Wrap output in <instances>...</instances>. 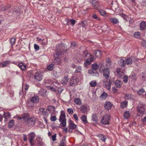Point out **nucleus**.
<instances>
[{
	"label": "nucleus",
	"mask_w": 146,
	"mask_h": 146,
	"mask_svg": "<svg viewBox=\"0 0 146 146\" xmlns=\"http://www.w3.org/2000/svg\"><path fill=\"white\" fill-rule=\"evenodd\" d=\"M141 44L143 47L146 48V41L143 40L141 41Z\"/></svg>",
	"instance_id": "obj_51"
},
{
	"label": "nucleus",
	"mask_w": 146,
	"mask_h": 146,
	"mask_svg": "<svg viewBox=\"0 0 146 146\" xmlns=\"http://www.w3.org/2000/svg\"><path fill=\"white\" fill-rule=\"evenodd\" d=\"M81 119L83 123L85 124L88 122V121L87 119V117L86 115H82L81 117Z\"/></svg>",
	"instance_id": "obj_22"
},
{
	"label": "nucleus",
	"mask_w": 146,
	"mask_h": 146,
	"mask_svg": "<svg viewBox=\"0 0 146 146\" xmlns=\"http://www.w3.org/2000/svg\"><path fill=\"white\" fill-rule=\"evenodd\" d=\"M65 142L64 140H62L61 141L59 146H65Z\"/></svg>",
	"instance_id": "obj_57"
},
{
	"label": "nucleus",
	"mask_w": 146,
	"mask_h": 146,
	"mask_svg": "<svg viewBox=\"0 0 146 146\" xmlns=\"http://www.w3.org/2000/svg\"><path fill=\"white\" fill-rule=\"evenodd\" d=\"M92 120L93 121L96 122L98 121V119L96 114H94L92 116Z\"/></svg>",
	"instance_id": "obj_44"
},
{
	"label": "nucleus",
	"mask_w": 146,
	"mask_h": 146,
	"mask_svg": "<svg viewBox=\"0 0 146 146\" xmlns=\"http://www.w3.org/2000/svg\"><path fill=\"white\" fill-rule=\"evenodd\" d=\"M93 18L97 20H100V19L98 17L97 15L96 14H94L93 15Z\"/></svg>",
	"instance_id": "obj_64"
},
{
	"label": "nucleus",
	"mask_w": 146,
	"mask_h": 146,
	"mask_svg": "<svg viewBox=\"0 0 146 146\" xmlns=\"http://www.w3.org/2000/svg\"><path fill=\"white\" fill-rule=\"evenodd\" d=\"M130 113L128 111H126L124 113V116L125 118H128L130 116Z\"/></svg>",
	"instance_id": "obj_34"
},
{
	"label": "nucleus",
	"mask_w": 146,
	"mask_h": 146,
	"mask_svg": "<svg viewBox=\"0 0 146 146\" xmlns=\"http://www.w3.org/2000/svg\"><path fill=\"white\" fill-rule=\"evenodd\" d=\"M82 69L81 67V66H79L78 67H77L76 71H75V72H80L82 70Z\"/></svg>",
	"instance_id": "obj_55"
},
{
	"label": "nucleus",
	"mask_w": 146,
	"mask_h": 146,
	"mask_svg": "<svg viewBox=\"0 0 146 146\" xmlns=\"http://www.w3.org/2000/svg\"><path fill=\"white\" fill-rule=\"evenodd\" d=\"M69 78L67 76L64 77L62 81V83L63 84H66L68 82Z\"/></svg>",
	"instance_id": "obj_26"
},
{
	"label": "nucleus",
	"mask_w": 146,
	"mask_h": 146,
	"mask_svg": "<svg viewBox=\"0 0 146 146\" xmlns=\"http://www.w3.org/2000/svg\"><path fill=\"white\" fill-rule=\"evenodd\" d=\"M78 79L77 78V77L73 76L71 78L69 82L70 85L72 86L73 85V84L78 83Z\"/></svg>",
	"instance_id": "obj_6"
},
{
	"label": "nucleus",
	"mask_w": 146,
	"mask_h": 146,
	"mask_svg": "<svg viewBox=\"0 0 146 146\" xmlns=\"http://www.w3.org/2000/svg\"><path fill=\"white\" fill-rule=\"evenodd\" d=\"M111 82L110 80L107 78H105L103 80V85L104 88L110 91L111 89Z\"/></svg>",
	"instance_id": "obj_3"
},
{
	"label": "nucleus",
	"mask_w": 146,
	"mask_h": 146,
	"mask_svg": "<svg viewBox=\"0 0 146 146\" xmlns=\"http://www.w3.org/2000/svg\"><path fill=\"white\" fill-rule=\"evenodd\" d=\"M137 110L139 112L143 113L145 111V109L144 106L141 104H139L137 106Z\"/></svg>",
	"instance_id": "obj_10"
},
{
	"label": "nucleus",
	"mask_w": 146,
	"mask_h": 146,
	"mask_svg": "<svg viewBox=\"0 0 146 146\" xmlns=\"http://www.w3.org/2000/svg\"><path fill=\"white\" fill-rule=\"evenodd\" d=\"M98 136L103 141H105L106 138L105 136L101 134H99L98 135Z\"/></svg>",
	"instance_id": "obj_29"
},
{
	"label": "nucleus",
	"mask_w": 146,
	"mask_h": 146,
	"mask_svg": "<svg viewBox=\"0 0 146 146\" xmlns=\"http://www.w3.org/2000/svg\"><path fill=\"white\" fill-rule=\"evenodd\" d=\"M69 126L70 129L68 130L69 132H72V129H74L76 127V125L71 120H69Z\"/></svg>",
	"instance_id": "obj_9"
},
{
	"label": "nucleus",
	"mask_w": 146,
	"mask_h": 146,
	"mask_svg": "<svg viewBox=\"0 0 146 146\" xmlns=\"http://www.w3.org/2000/svg\"><path fill=\"white\" fill-rule=\"evenodd\" d=\"M141 33L139 32H135L134 33V36L136 38H140L141 35Z\"/></svg>",
	"instance_id": "obj_38"
},
{
	"label": "nucleus",
	"mask_w": 146,
	"mask_h": 146,
	"mask_svg": "<svg viewBox=\"0 0 146 146\" xmlns=\"http://www.w3.org/2000/svg\"><path fill=\"white\" fill-rule=\"evenodd\" d=\"M103 74L105 78L108 79L110 76V71L107 68H104L103 70Z\"/></svg>",
	"instance_id": "obj_5"
},
{
	"label": "nucleus",
	"mask_w": 146,
	"mask_h": 146,
	"mask_svg": "<svg viewBox=\"0 0 146 146\" xmlns=\"http://www.w3.org/2000/svg\"><path fill=\"white\" fill-rule=\"evenodd\" d=\"M93 53L97 57H100L102 55V53L100 51H94Z\"/></svg>",
	"instance_id": "obj_24"
},
{
	"label": "nucleus",
	"mask_w": 146,
	"mask_h": 146,
	"mask_svg": "<svg viewBox=\"0 0 146 146\" xmlns=\"http://www.w3.org/2000/svg\"><path fill=\"white\" fill-rule=\"evenodd\" d=\"M4 116L5 120H7L11 118V115L9 113H5L4 114Z\"/></svg>",
	"instance_id": "obj_27"
},
{
	"label": "nucleus",
	"mask_w": 146,
	"mask_h": 146,
	"mask_svg": "<svg viewBox=\"0 0 146 146\" xmlns=\"http://www.w3.org/2000/svg\"><path fill=\"white\" fill-rule=\"evenodd\" d=\"M110 21L113 23L116 24L118 22V20L115 18H112L110 19Z\"/></svg>",
	"instance_id": "obj_35"
},
{
	"label": "nucleus",
	"mask_w": 146,
	"mask_h": 146,
	"mask_svg": "<svg viewBox=\"0 0 146 146\" xmlns=\"http://www.w3.org/2000/svg\"><path fill=\"white\" fill-rule=\"evenodd\" d=\"M53 75L55 78H57L60 76V74L59 72H55L54 73Z\"/></svg>",
	"instance_id": "obj_47"
},
{
	"label": "nucleus",
	"mask_w": 146,
	"mask_h": 146,
	"mask_svg": "<svg viewBox=\"0 0 146 146\" xmlns=\"http://www.w3.org/2000/svg\"><path fill=\"white\" fill-rule=\"evenodd\" d=\"M120 16L123 17L124 19L126 21H127L128 20H129L130 19L129 17L124 14H121Z\"/></svg>",
	"instance_id": "obj_39"
},
{
	"label": "nucleus",
	"mask_w": 146,
	"mask_h": 146,
	"mask_svg": "<svg viewBox=\"0 0 146 146\" xmlns=\"http://www.w3.org/2000/svg\"><path fill=\"white\" fill-rule=\"evenodd\" d=\"M46 88L48 89L51 90L52 91H56V90L55 88L52 86H47Z\"/></svg>",
	"instance_id": "obj_50"
},
{
	"label": "nucleus",
	"mask_w": 146,
	"mask_h": 146,
	"mask_svg": "<svg viewBox=\"0 0 146 146\" xmlns=\"http://www.w3.org/2000/svg\"><path fill=\"white\" fill-rule=\"evenodd\" d=\"M106 62L107 63V65L108 66L110 67L111 65V62L110 59L109 58L107 59L106 60Z\"/></svg>",
	"instance_id": "obj_52"
},
{
	"label": "nucleus",
	"mask_w": 146,
	"mask_h": 146,
	"mask_svg": "<svg viewBox=\"0 0 146 146\" xmlns=\"http://www.w3.org/2000/svg\"><path fill=\"white\" fill-rule=\"evenodd\" d=\"M34 48L35 49V50H38L39 49V47L38 45H37L36 44H34Z\"/></svg>",
	"instance_id": "obj_61"
},
{
	"label": "nucleus",
	"mask_w": 146,
	"mask_h": 146,
	"mask_svg": "<svg viewBox=\"0 0 146 146\" xmlns=\"http://www.w3.org/2000/svg\"><path fill=\"white\" fill-rule=\"evenodd\" d=\"M46 91L45 89H41L39 91V94L42 96H45L46 95Z\"/></svg>",
	"instance_id": "obj_17"
},
{
	"label": "nucleus",
	"mask_w": 146,
	"mask_h": 146,
	"mask_svg": "<svg viewBox=\"0 0 146 146\" xmlns=\"http://www.w3.org/2000/svg\"><path fill=\"white\" fill-rule=\"evenodd\" d=\"M64 47L62 44L56 49V54L54 55L55 60L54 62L55 64H58L60 63V60L59 59L60 55L63 53Z\"/></svg>",
	"instance_id": "obj_2"
},
{
	"label": "nucleus",
	"mask_w": 146,
	"mask_h": 146,
	"mask_svg": "<svg viewBox=\"0 0 146 146\" xmlns=\"http://www.w3.org/2000/svg\"><path fill=\"white\" fill-rule=\"evenodd\" d=\"M40 112V113L42 115H45L46 113V112L42 108H41L39 110Z\"/></svg>",
	"instance_id": "obj_40"
},
{
	"label": "nucleus",
	"mask_w": 146,
	"mask_h": 146,
	"mask_svg": "<svg viewBox=\"0 0 146 146\" xmlns=\"http://www.w3.org/2000/svg\"><path fill=\"white\" fill-rule=\"evenodd\" d=\"M119 63L120 66L124 67L125 65V61L123 59H121L119 61Z\"/></svg>",
	"instance_id": "obj_25"
},
{
	"label": "nucleus",
	"mask_w": 146,
	"mask_h": 146,
	"mask_svg": "<svg viewBox=\"0 0 146 146\" xmlns=\"http://www.w3.org/2000/svg\"><path fill=\"white\" fill-rule=\"evenodd\" d=\"M127 105V101H124L121 103V107L122 108H124L126 107Z\"/></svg>",
	"instance_id": "obj_32"
},
{
	"label": "nucleus",
	"mask_w": 146,
	"mask_h": 146,
	"mask_svg": "<svg viewBox=\"0 0 146 146\" xmlns=\"http://www.w3.org/2000/svg\"><path fill=\"white\" fill-rule=\"evenodd\" d=\"M89 110L88 106L86 105H83L80 108V111L83 113H85L87 111Z\"/></svg>",
	"instance_id": "obj_11"
},
{
	"label": "nucleus",
	"mask_w": 146,
	"mask_h": 146,
	"mask_svg": "<svg viewBox=\"0 0 146 146\" xmlns=\"http://www.w3.org/2000/svg\"><path fill=\"white\" fill-rule=\"evenodd\" d=\"M112 104L110 102H106L105 103L104 107L107 110H110L112 106Z\"/></svg>",
	"instance_id": "obj_13"
},
{
	"label": "nucleus",
	"mask_w": 146,
	"mask_h": 146,
	"mask_svg": "<svg viewBox=\"0 0 146 146\" xmlns=\"http://www.w3.org/2000/svg\"><path fill=\"white\" fill-rule=\"evenodd\" d=\"M110 119V116L108 114L104 115L101 119L102 123L104 124H108L109 123Z\"/></svg>",
	"instance_id": "obj_4"
},
{
	"label": "nucleus",
	"mask_w": 146,
	"mask_h": 146,
	"mask_svg": "<svg viewBox=\"0 0 146 146\" xmlns=\"http://www.w3.org/2000/svg\"><path fill=\"white\" fill-rule=\"evenodd\" d=\"M27 106L29 107H33L34 106L33 103H32V102H29L27 103Z\"/></svg>",
	"instance_id": "obj_49"
},
{
	"label": "nucleus",
	"mask_w": 146,
	"mask_h": 146,
	"mask_svg": "<svg viewBox=\"0 0 146 146\" xmlns=\"http://www.w3.org/2000/svg\"><path fill=\"white\" fill-rule=\"evenodd\" d=\"M0 10L1 11H3L5 10L6 8L5 6L3 5H1L0 7Z\"/></svg>",
	"instance_id": "obj_60"
},
{
	"label": "nucleus",
	"mask_w": 146,
	"mask_h": 146,
	"mask_svg": "<svg viewBox=\"0 0 146 146\" xmlns=\"http://www.w3.org/2000/svg\"><path fill=\"white\" fill-rule=\"evenodd\" d=\"M18 120H22L26 122L27 125L29 126H33L35 125L36 121L35 118L31 117L30 118L28 114H25L21 117L17 116L16 117Z\"/></svg>",
	"instance_id": "obj_1"
},
{
	"label": "nucleus",
	"mask_w": 146,
	"mask_h": 146,
	"mask_svg": "<svg viewBox=\"0 0 146 146\" xmlns=\"http://www.w3.org/2000/svg\"><path fill=\"white\" fill-rule=\"evenodd\" d=\"M145 92V91L143 89H141L139 90L137 92L138 94L140 95L142 94Z\"/></svg>",
	"instance_id": "obj_53"
},
{
	"label": "nucleus",
	"mask_w": 146,
	"mask_h": 146,
	"mask_svg": "<svg viewBox=\"0 0 146 146\" xmlns=\"http://www.w3.org/2000/svg\"><path fill=\"white\" fill-rule=\"evenodd\" d=\"M14 124V120L12 119L10 120L8 126L9 127H11Z\"/></svg>",
	"instance_id": "obj_43"
},
{
	"label": "nucleus",
	"mask_w": 146,
	"mask_h": 146,
	"mask_svg": "<svg viewBox=\"0 0 146 146\" xmlns=\"http://www.w3.org/2000/svg\"><path fill=\"white\" fill-rule=\"evenodd\" d=\"M99 67V66L96 63H94L92 64V68L93 70L95 71H96Z\"/></svg>",
	"instance_id": "obj_31"
},
{
	"label": "nucleus",
	"mask_w": 146,
	"mask_h": 146,
	"mask_svg": "<svg viewBox=\"0 0 146 146\" xmlns=\"http://www.w3.org/2000/svg\"><path fill=\"white\" fill-rule=\"evenodd\" d=\"M123 76V81L125 83H126L128 81V77L127 76Z\"/></svg>",
	"instance_id": "obj_54"
},
{
	"label": "nucleus",
	"mask_w": 146,
	"mask_h": 146,
	"mask_svg": "<svg viewBox=\"0 0 146 146\" xmlns=\"http://www.w3.org/2000/svg\"><path fill=\"white\" fill-rule=\"evenodd\" d=\"M18 66L22 70H24L26 69V66L23 63H20L18 64Z\"/></svg>",
	"instance_id": "obj_18"
},
{
	"label": "nucleus",
	"mask_w": 146,
	"mask_h": 146,
	"mask_svg": "<svg viewBox=\"0 0 146 146\" xmlns=\"http://www.w3.org/2000/svg\"><path fill=\"white\" fill-rule=\"evenodd\" d=\"M65 117L64 111L62 110L60 112V116L59 121L66 120Z\"/></svg>",
	"instance_id": "obj_15"
},
{
	"label": "nucleus",
	"mask_w": 146,
	"mask_h": 146,
	"mask_svg": "<svg viewBox=\"0 0 146 146\" xmlns=\"http://www.w3.org/2000/svg\"><path fill=\"white\" fill-rule=\"evenodd\" d=\"M107 94L105 92H104L100 96V98L101 100H105L107 97Z\"/></svg>",
	"instance_id": "obj_21"
},
{
	"label": "nucleus",
	"mask_w": 146,
	"mask_h": 146,
	"mask_svg": "<svg viewBox=\"0 0 146 146\" xmlns=\"http://www.w3.org/2000/svg\"><path fill=\"white\" fill-rule=\"evenodd\" d=\"M53 84L55 86L57 87L59 85V83L58 81L55 80V82H54Z\"/></svg>",
	"instance_id": "obj_59"
},
{
	"label": "nucleus",
	"mask_w": 146,
	"mask_h": 146,
	"mask_svg": "<svg viewBox=\"0 0 146 146\" xmlns=\"http://www.w3.org/2000/svg\"><path fill=\"white\" fill-rule=\"evenodd\" d=\"M141 30H143L146 28V23L145 21L141 22L140 25Z\"/></svg>",
	"instance_id": "obj_20"
},
{
	"label": "nucleus",
	"mask_w": 146,
	"mask_h": 146,
	"mask_svg": "<svg viewBox=\"0 0 146 146\" xmlns=\"http://www.w3.org/2000/svg\"><path fill=\"white\" fill-rule=\"evenodd\" d=\"M50 120L52 121H56V116L53 115H51L50 118Z\"/></svg>",
	"instance_id": "obj_45"
},
{
	"label": "nucleus",
	"mask_w": 146,
	"mask_h": 146,
	"mask_svg": "<svg viewBox=\"0 0 146 146\" xmlns=\"http://www.w3.org/2000/svg\"><path fill=\"white\" fill-rule=\"evenodd\" d=\"M10 63L9 61H5L3 63L0 64V68L4 67L7 66Z\"/></svg>",
	"instance_id": "obj_19"
},
{
	"label": "nucleus",
	"mask_w": 146,
	"mask_h": 146,
	"mask_svg": "<svg viewBox=\"0 0 146 146\" xmlns=\"http://www.w3.org/2000/svg\"><path fill=\"white\" fill-rule=\"evenodd\" d=\"M68 112L70 113H72L73 112V110L72 108H68L67 110Z\"/></svg>",
	"instance_id": "obj_63"
},
{
	"label": "nucleus",
	"mask_w": 146,
	"mask_h": 146,
	"mask_svg": "<svg viewBox=\"0 0 146 146\" xmlns=\"http://www.w3.org/2000/svg\"><path fill=\"white\" fill-rule=\"evenodd\" d=\"M75 103L77 105H80L82 104L81 100L79 98H76L74 100Z\"/></svg>",
	"instance_id": "obj_28"
},
{
	"label": "nucleus",
	"mask_w": 146,
	"mask_h": 146,
	"mask_svg": "<svg viewBox=\"0 0 146 146\" xmlns=\"http://www.w3.org/2000/svg\"><path fill=\"white\" fill-rule=\"evenodd\" d=\"M99 13L102 16H104L106 14V12L105 11L103 10H101L99 11Z\"/></svg>",
	"instance_id": "obj_48"
},
{
	"label": "nucleus",
	"mask_w": 146,
	"mask_h": 146,
	"mask_svg": "<svg viewBox=\"0 0 146 146\" xmlns=\"http://www.w3.org/2000/svg\"><path fill=\"white\" fill-rule=\"evenodd\" d=\"M125 64L130 65L132 63V61L131 59L130 58H127L125 60Z\"/></svg>",
	"instance_id": "obj_30"
},
{
	"label": "nucleus",
	"mask_w": 146,
	"mask_h": 146,
	"mask_svg": "<svg viewBox=\"0 0 146 146\" xmlns=\"http://www.w3.org/2000/svg\"><path fill=\"white\" fill-rule=\"evenodd\" d=\"M122 84V82L120 80H116L115 82V86L117 88H120Z\"/></svg>",
	"instance_id": "obj_16"
},
{
	"label": "nucleus",
	"mask_w": 146,
	"mask_h": 146,
	"mask_svg": "<svg viewBox=\"0 0 146 146\" xmlns=\"http://www.w3.org/2000/svg\"><path fill=\"white\" fill-rule=\"evenodd\" d=\"M37 40L39 42H40L42 45H45L46 44V43L45 42H44V39H42L40 38H37Z\"/></svg>",
	"instance_id": "obj_33"
},
{
	"label": "nucleus",
	"mask_w": 146,
	"mask_h": 146,
	"mask_svg": "<svg viewBox=\"0 0 146 146\" xmlns=\"http://www.w3.org/2000/svg\"><path fill=\"white\" fill-rule=\"evenodd\" d=\"M55 108L54 107L52 106H48L47 108L48 110L52 112H55Z\"/></svg>",
	"instance_id": "obj_23"
},
{
	"label": "nucleus",
	"mask_w": 146,
	"mask_h": 146,
	"mask_svg": "<svg viewBox=\"0 0 146 146\" xmlns=\"http://www.w3.org/2000/svg\"><path fill=\"white\" fill-rule=\"evenodd\" d=\"M132 96L130 94H127L125 96V98L126 100L129 99L131 98Z\"/></svg>",
	"instance_id": "obj_46"
},
{
	"label": "nucleus",
	"mask_w": 146,
	"mask_h": 146,
	"mask_svg": "<svg viewBox=\"0 0 146 146\" xmlns=\"http://www.w3.org/2000/svg\"><path fill=\"white\" fill-rule=\"evenodd\" d=\"M23 87L24 88L25 90L26 91L28 90L29 86L27 84H26L25 85L23 86Z\"/></svg>",
	"instance_id": "obj_62"
},
{
	"label": "nucleus",
	"mask_w": 146,
	"mask_h": 146,
	"mask_svg": "<svg viewBox=\"0 0 146 146\" xmlns=\"http://www.w3.org/2000/svg\"><path fill=\"white\" fill-rule=\"evenodd\" d=\"M61 122L60 123V125L62 127H64L66 125V120L59 121Z\"/></svg>",
	"instance_id": "obj_41"
},
{
	"label": "nucleus",
	"mask_w": 146,
	"mask_h": 146,
	"mask_svg": "<svg viewBox=\"0 0 146 146\" xmlns=\"http://www.w3.org/2000/svg\"><path fill=\"white\" fill-rule=\"evenodd\" d=\"M124 72V69L121 68H118L116 69V73L119 78H122V76L123 75Z\"/></svg>",
	"instance_id": "obj_8"
},
{
	"label": "nucleus",
	"mask_w": 146,
	"mask_h": 146,
	"mask_svg": "<svg viewBox=\"0 0 146 146\" xmlns=\"http://www.w3.org/2000/svg\"><path fill=\"white\" fill-rule=\"evenodd\" d=\"M88 73L94 76L95 75V74L97 73V71L94 70L92 69L90 70H89Z\"/></svg>",
	"instance_id": "obj_37"
},
{
	"label": "nucleus",
	"mask_w": 146,
	"mask_h": 146,
	"mask_svg": "<svg viewBox=\"0 0 146 146\" xmlns=\"http://www.w3.org/2000/svg\"><path fill=\"white\" fill-rule=\"evenodd\" d=\"M54 65L53 64L48 65L47 67V69L49 70H51L54 68Z\"/></svg>",
	"instance_id": "obj_42"
},
{
	"label": "nucleus",
	"mask_w": 146,
	"mask_h": 146,
	"mask_svg": "<svg viewBox=\"0 0 146 146\" xmlns=\"http://www.w3.org/2000/svg\"><path fill=\"white\" fill-rule=\"evenodd\" d=\"M15 38H12L10 40V42L12 45L14 44L15 41Z\"/></svg>",
	"instance_id": "obj_56"
},
{
	"label": "nucleus",
	"mask_w": 146,
	"mask_h": 146,
	"mask_svg": "<svg viewBox=\"0 0 146 146\" xmlns=\"http://www.w3.org/2000/svg\"><path fill=\"white\" fill-rule=\"evenodd\" d=\"M34 77L35 80L39 81L42 79V75L41 73L37 72L35 74Z\"/></svg>",
	"instance_id": "obj_7"
},
{
	"label": "nucleus",
	"mask_w": 146,
	"mask_h": 146,
	"mask_svg": "<svg viewBox=\"0 0 146 146\" xmlns=\"http://www.w3.org/2000/svg\"><path fill=\"white\" fill-rule=\"evenodd\" d=\"M56 134H54L52 136V141H54L56 140Z\"/></svg>",
	"instance_id": "obj_58"
},
{
	"label": "nucleus",
	"mask_w": 146,
	"mask_h": 146,
	"mask_svg": "<svg viewBox=\"0 0 146 146\" xmlns=\"http://www.w3.org/2000/svg\"><path fill=\"white\" fill-rule=\"evenodd\" d=\"M29 135V139L31 144H32V143L35 137V135L34 132H32L30 133Z\"/></svg>",
	"instance_id": "obj_12"
},
{
	"label": "nucleus",
	"mask_w": 146,
	"mask_h": 146,
	"mask_svg": "<svg viewBox=\"0 0 146 146\" xmlns=\"http://www.w3.org/2000/svg\"><path fill=\"white\" fill-rule=\"evenodd\" d=\"M90 84L92 87H94L97 85V83L95 80H93L90 82Z\"/></svg>",
	"instance_id": "obj_36"
},
{
	"label": "nucleus",
	"mask_w": 146,
	"mask_h": 146,
	"mask_svg": "<svg viewBox=\"0 0 146 146\" xmlns=\"http://www.w3.org/2000/svg\"><path fill=\"white\" fill-rule=\"evenodd\" d=\"M39 98L37 96H34L32 97L31 100V101L33 103H36L38 102Z\"/></svg>",
	"instance_id": "obj_14"
}]
</instances>
